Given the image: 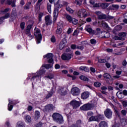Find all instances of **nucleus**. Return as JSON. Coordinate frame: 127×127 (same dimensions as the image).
Instances as JSON below:
<instances>
[{
	"label": "nucleus",
	"mask_w": 127,
	"mask_h": 127,
	"mask_svg": "<svg viewBox=\"0 0 127 127\" xmlns=\"http://www.w3.org/2000/svg\"><path fill=\"white\" fill-rule=\"evenodd\" d=\"M47 9L49 13H51V4L48 3L47 4Z\"/></svg>",
	"instance_id": "obj_45"
},
{
	"label": "nucleus",
	"mask_w": 127,
	"mask_h": 127,
	"mask_svg": "<svg viewBox=\"0 0 127 127\" xmlns=\"http://www.w3.org/2000/svg\"><path fill=\"white\" fill-rule=\"evenodd\" d=\"M101 3H96L93 5V7H100V6H101Z\"/></svg>",
	"instance_id": "obj_48"
},
{
	"label": "nucleus",
	"mask_w": 127,
	"mask_h": 127,
	"mask_svg": "<svg viewBox=\"0 0 127 127\" xmlns=\"http://www.w3.org/2000/svg\"><path fill=\"white\" fill-rule=\"evenodd\" d=\"M81 124H82V121L81 120H78L75 124H72V127H81Z\"/></svg>",
	"instance_id": "obj_24"
},
{
	"label": "nucleus",
	"mask_w": 127,
	"mask_h": 127,
	"mask_svg": "<svg viewBox=\"0 0 127 127\" xmlns=\"http://www.w3.org/2000/svg\"><path fill=\"white\" fill-rule=\"evenodd\" d=\"M102 25L103 27L107 29V30H111V28L109 26L108 24L106 22H102Z\"/></svg>",
	"instance_id": "obj_25"
},
{
	"label": "nucleus",
	"mask_w": 127,
	"mask_h": 127,
	"mask_svg": "<svg viewBox=\"0 0 127 127\" xmlns=\"http://www.w3.org/2000/svg\"><path fill=\"white\" fill-rule=\"evenodd\" d=\"M43 16V13H40L39 14V21H41V18Z\"/></svg>",
	"instance_id": "obj_62"
},
{
	"label": "nucleus",
	"mask_w": 127,
	"mask_h": 127,
	"mask_svg": "<svg viewBox=\"0 0 127 127\" xmlns=\"http://www.w3.org/2000/svg\"><path fill=\"white\" fill-rule=\"evenodd\" d=\"M34 34L37 39V44H39L41 40H42V35H41V33H40V30L39 29H36Z\"/></svg>",
	"instance_id": "obj_3"
},
{
	"label": "nucleus",
	"mask_w": 127,
	"mask_h": 127,
	"mask_svg": "<svg viewBox=\"0 0 127 127\" xmlns=\"http://www.w3.org/2000/svg\"><path fill=\"white\" fill-rule=\"evenodd\" d=\"M51 41L52 42H55V41H56V39H55V36H53L51 38Z\"/></svg>",
	"instance_id": "obj_63"
},
{
	"label": "nucleus",
	"mask_w": 127,
	"mask_h": 127,
	"mask_svg": "<svg viewBox=\"0 0 127 127\" xmlns=\"http://www.w3.org/2000/svg\"><path fill=\"white\" fill-rule=\"evenodd\" d=\"M17 15V14L16 13V9L15 8H13L11 11V18H13V17H16Z\"/></svg>",
	"instance_id": "obj_21"
},
{
	"label": "nucleus",
	"mask_w": 127,
	"mask_h": 127,
	"mask_svg": "<svg viewBox=\"0 0 127 127\" xmlns=\"http://www.w3.org/2000/svg\"><path fill=\"white\" fill-rule=\"evenodd\" d=\"M55 109L54 106L52 104H48L45 106V112H52Z\"/></svg>",
	"instance_id": "obj_11"
},
{
	"label": "nucleus",
	"mask_w": 127,
	"mask_h": 127,
	"mask_svg": "<svg viewBox=\"0 0 127 127\" xmlns=\"http://www.w3.org/2000/svg\"><path fill=\"white\" fill-rule=\"evenodd\" d=\"M31 5V2H28L24 6V9L27 10L30 8Z\"/></svg>",
	"instance_id": "obj_30"
},
{
	"label": "nucleus",
	"mask_w": 127,
	"mask_h": 127,
	"mask_svg": "<svg viewBox=\"0 0 127 127\" xmlns=\"http://www.w3.org/2000/svg\"><path fill=\"white\" fill-rule=\"evenodd\" d=\"M85 30L89 32L90 34H95V30H93L90 25H87L85 27Z\"/></svg>",
	"instance_id": "obj_17"
},
{
	"label": "nucleus",
	"mask_w": 127,
	"mask_h": 127,
	"mask_svg": "<svg viewBox=\"0 0 127 127\" xmlns=\"http://www.w3.org/2000/svg\"><path fill=\"white\" fill-rule=\"evenodd\" d=\"M98 120H105V116L104 115L98 114L97 115Z\"/></svg>",
	"instance_id": "obj_38"
},
{
	"label": "nucleus",
	"mask_w": 127,
	"mask_h": 127,
	"mask_svg": "<svg viewBox=\"0 0 127 127\" xmlns=\"http://www.w3.org/2000/svg\"><path fill=\"white\" fill-rule=\"evenodd\" d=\"M104 115L107 119H111L112 117L113 116V112H112V110L110 109H107L104 111Z\"/></svg>",
	"instance_id": "obj_10"
},
{
	"label": "nucleus",
	"mask_w": 127,
	"mask_h": 127,
	"mask_svg": "<svg viewBox=\"0 0 127 127\" xmlns=\"http://www.w3.org/2000/svg\"><path fill=\"white\" fill-rule=\"evenodd\" d=\"M43 124L42 123V122H39L37 123L35 125V127H42Z\"/></svg>",
	"instance_id": "obj_49"
},
{
	"label": "nucleus",
	"mask_w": 127,
	"mask_h": 127,
	"mask_svg": "<svg viewBox=\"0 0 127 127\" xmlns=\"http://www.w3.org/2000/svg\"><path fill=\"white\" fill-rule=\"evenodd\" d=\"M66 9L67 11H68V12H70V13H73V12H74V10H73V9H71L69 7H67Z\"/></svg>",
	"instance_id": "obj_47"
},
{
	"label": "nucleus",
	"mask_w": 127,
	"mask_h": 127,
	"mask_svg": "<svg viewBox=\"0 0 127 127\" xmlns=\"http://www.w3.org/2000/svg\"><path fill=\"white\" fill-rule=\"evenodd\" d=\"M54 93V91H53V89H52L51 91L46 96V99H49V98H51L52 96V95H53Z\"/></svg>",
	"instance_id": "obj_32"
},
{
	"label": "nucleus",
	"mask_w": 127,
	"mask_h": 127,
	"mask_svg": "<svg viewBox=\"0 0 127 127\" xmlns=\"http://www.w3.org/2000/svg\"><path fill=\"white\" fill-rule=\"evenodd\" d=\"M112 7H113V8H114L116 10H118V9H119V8H120V5H119L118 4H112Z\"/></svg>",
	"instance_id": "obj_43"
},
{
	"label": "nucleus",
	"mask_w": 127,
	"mask_h": 127,
	"mask_svg": "<svg viewBox=\"0 0 127 127\" xmlns=\"http://www.w3.org/2000/svg\"><path fill=\"white\" fill-rule=\"evenodd\" d=\"M67 44V41H66V39H63L62 41L60 42V46H59V49L60 50H62L64 47H65L66 44Z\"/></svg>",
	"instance_id": "obj_14"
},
{
	"label": "nucleus",
	"mask_w": 127,
	"mask_h": 127,
	"mask_svg": "<svg viewBox=\"0 0 127 127\" xmlns=\"http://www.w3.org/2000/svg\"><path fill=\"white\" fill-rule=\"evenodd\" d=\"M70 48L71 49L75 50L77 48V46L75 44H72L71 45Z\"/></svg>",
	"instance_id": "obj_60"
},
{
	"label": "nucleus",
	"mask_w": 127,
	"mask_h": 127,
	"mask_svg": "<svg viewBox=\"0 0 127 127\" xmlns=\"http://www.w3.org/2000/svg\"><path fill=\"white\" fill-rule=\"evenodd\" d=\"M121 114L124 116H127V110H122L121 111Z\"/></svg>",
	"instance_id": "obj_52"
},
{
	"label": "nucleus",
	"mask_w": 127,
	"mask_h": 127,
	"mask_svg": "<svg viewBox=\"0 0 127 127\" xmlns=\"http://www.w3.org/2000/svg\"><path fill=\"white\" fill-rule=\"evenodd\" d=\"M16 127H25V124L22 122V121H18L16 123Z\"/></svg>",
	"instance_id": "obj_22"
},
{
	"label": "nucleus",
	"mask_w": 127,
	"mask_h": 127,
	"mask_svg": "<svg viewBox=\"0 0 127 127\" xmlns=\"http://www.w3.org/2000/svg\"><path fill=\"white\" fill-rule=\"evenodd\" d=\"M10 16V14L9 13H7L5 14L4 16H2L3 19H7V18H9Z\"/></svg>",
	"instance_id": "obj_42"
},
{
	"label": "nucleus",
	"mask_w": 127,
	"mask_h": 127,
	"mask_svg": "<svg viewBox=\"0 0 127 127\" xmlns=\"http://www.w3.org/2000/svg\"><path fill=\"white\" fill-rule=\"evenodd\" d=\"M107 18V15L104 13H102L98 17V19H106Z\"/></svg>",
	"instance_id": "obj_37"
},
{
	"label": "nucleus",
	"mask_w": 127,
	"mask_h": 127,
	"mask_svg": "<svg viewBox=\"0 0 127 127\" xmlns=\"http://www.w3.org/2000/svg\"><path fill=\"white\" fill-rule=\"evenodd\" d=\"M116 95H117L118 98H119V99L124 98V96L123 92H120V91H118L116 93Z\"/></svg>",
	"instance_id": "obj_28"
},
{
	"label": "nucleus",
	"mask_w": 127,
	"mask_h": 127,
	"mask_svg": "<svg viewBox=\"0 0 127 127\" xmlns=\"http://www.w3.org/2000/svg\"><path fill=\"white\" fill-rule=\"evenodd\" d=\"M76 49H79L80 50L82 51V50H83V49H84V46H76Z\"/></svg>",
	"instance_id": "obj_61"
},
{
	"label": "nucleus",
	"mask_w": 127,
	"mask_h": 127,
	"mask_svg": "<svg viewBox=\"0 0 127 127\" xmlns=\"http://www.w3.org/2000/svg\"><path fill=\"white\" fill-rule=\"evenodd\" d=\"M79 23V20H78L77 19L72 18L71 22L69 23H72L74 25H77L78 23Z\"/></svg>",
	"instance_id": "obj_26"
},
{
	"label": "nucleus",
	"mask_w": 127,
	"mask_h": 127,
	"mask_svg": "<svg viewBox=\"0 0 127 127\" xmlns=\"http://www.w3.org/2000/svg\"><path fill=\"white\" fill-rule=\"evenodd\" d=\"M53 119L56 123L59 124H63L64 120H63V117L59 113H55L53 114Z\"/></svg>",
	"instance_id": "obj_1"
},
{
	"label": "nucleus",
	"mask_w": 127,
	"mask_h": 127,
	"mask_svg": "<svg viewBox=\"0 0 127 127\" xmlns=\"http://www.w3.org/2000/svg\"><path fill=\"white\" fill-rule=\"evenodd\" d=\"M107 62V60L106 59H99L98 60L99 63H106Z\"/></svg>",
	"instance_id": "obj_50"
},
{
	"label": "nucleus",
	"mask_w": 127,
	"mask_h": 127,
	"mask_svg": "<svg viewBox=\"0 0 127 127\" xmlns=\"http://www.w3.org/2000/svg\"><path fill=\"white\" fill-rule=\"evenodd\" d=\"M70 104L74 109H77V108H79V107H80V103L76 100L71 101Z\"/></svg>",
	"instance_id": "obj_13"
},
{
	"label": "nucleus",
	"mask_w": 127,
	"mask_h": 127,
	"mask_svg": "<svg viewBox=\"0 0 127 127\" xmlns=\"http://www.w3.org/2000/svg\"><path fill=\"white\" fill-rule=\"evenodd\" d=\"M82 1H83V0H75L74 2L77 5H81L82 4Z\"/></svg>",
	"instance_id": "obj_41"
},
{
	"label": "nucleus",
	"mask_w": 127,
	"mask_h": 127,
	"mask_svg": "<svg viewBox=\"0 0 127 127\" xmlns=\"http://www.w3.org/2000/svg\"><path fill=\"white\" fill-rule=\"evenodd\" d=\"M24 119L26 123H30L31 122V117L29 115H26Z\"/></svg>",
	"instance_id": "obj_29"
},
{
	"label": "nucleus",
	"mask_w": 127,
	"mask_h": 127,
	"mask_svg": "<svg viewBox=\"0 0 127 127\" xmlns=\"http://www.w3.org/2000/svg\"><path fill=\"white\" fill-rule=\"evenodd\" d=\"M101 5L104 6L103 8H107L109 6V4L108 3H104Z\"/></svg>",
	"instance_id": "obj_53"
},
{
	"label": "nucleus",
	"mask_w": 127,
	"mask_h": 127,
	"mask_svg": "<svg viewBox=\"0 0 127 127\" xmlns=\"http://www.w3.org/2000/svg\"><path fill=\"white\" fill-rule=\"evenodd\" d=\"M5 127H10V124L9 123V121H7L5 124Z\"/></svg>",
	"instance_id": "obj_64"
},
{
	"label": "nucleus",
	"mask_w": 127,
	"mask_h": 127,
	"mask_svg": "<svg viewBox=\"0 0 127 127\" xmlns=\"http://www.w3.org/2000/svg\"><path fill=\"white\" fill-rule=\"evenodd\" d=\"M94 109V105L92 104L87 103L80 107L81 111H90Z\"/></svg>",
	"instance_id": "obj_4"
},
{
	"label": "nucleus",
	"mask_w": 127,
	"mask_h": 127,
	"mask_svg": "<svg viewBox=\"0 0 127 127\" xmlns=\"http://www.w3.org/2000/svg\"><path fill=\"white\" fill-rule=\"evenodd\" d=\"M45 22L46 25H50L52 23V20L51 19V16L47 15L45 17Z\"/></svg>",
	"instance_id": "obj_12"
},
{
	"label": "nucleus",
	"mask_w": 127,
	"mask_h": 127,
	"mask_svg": "<svg viewBox=\"0 0 127 127\" xmlns=\"http://www.w3.org/2000/svg\"><path fill=\"white\" fill-rule=\"evenodd\" d=\"M53 54L52 53H48L46 55L44 56V58H47L48 63H52L53 62Z\"/></svg>",
	"instance_id": "obj_9"
},
{
	"label": "nucleus",
	"mask_w": 127,
	"mask_h": 127,
	"mask_svg": "<svg viewBox=\"0 0 127 127\" xmlns=\"http://www.w3.org/2000/svg\"><path fill=\"white\" fill-rule=\"evenodd\" d=\"M79 79H80V80H82V81H89V78H88V77L85 76L84 75L80 76L79 77Z\"/></svg>",
	"instance_id": "obj_36"
},
{
	"label": "nucleus",
	"mask_w": 127,
	"mask_h": 127,
	"mask_svg": "<svg viewBox=\"0 0 127 127\" xmlns=\"http://www.w3.org/2000/svg\"><path fill=\"white\" fill-rule=\"evenodd\" d=\"M59 12V9L58 8H56L54 11V16L56 17L58 16V13Z\"/></svg>",
	"instance_id": "obj_33"
},
{
	"label": "nucleus",
	"mask_w": 127,
	"mask_h": 127,
	"mask_svg": "<svg viewBox=\"0 0 127 127\" xmlns=\"http://www.w3.org/2000/svg\"><path fill=\"white\" fill-rule=\"evenodd\" d=\"M6 2L8 5H11L12 7H15L16 6V5H15L16 0H7Z\"/></svg>",
	"instance_id": "obj_16"
},
{
	"label": "nucleus",
	"mask_w": 127,
	"mask_h": 127,
	"mask_svg": "<svg viewBox=\"0 0 127 127\" xmlns=\"http://www.w3.org/2000/svg\"><path fill=\"white\" fill-rule=\"evenodd\" d=\"M62 32V29L61 28L58 27V29L56 31L57 34H61Z\"/></svg>",
	"instance_id": "obj_44"
},
{
	"label": "nucleus",
	"mask_w": 127,
	"mask_h": 127,
	"mask_svg": "<svg viewBox=\"0 0 127 127\" xmlns=\"http://www.w3.org/2000/svg\"><path fill=\"white\" fill-rule=\"evenodd\" d=\"M122 124L123 126H127V119H122L121 120Z\"/></svg>",
	"instance_id": "obj_35"
},
{
	"label": "nucleus",
	"mask_w": 127,
	"mask_h": 127,
	"mask_svg": "<svg viewBox=\"0 0 127 127\" xmlns=\"http://www.w3.org/2000/svg\"><path fill=\"white\" fill-rule=\"evenodd\" d=\"M64 17H65L67 21H68L69 23L71 22L72 19H73V18H72V16H71V15H69L67 13L64 14Z\"/></svg>",
	"instance_id": "obj_20"
},
{
	"label": "nucleus",
	"mask_w": 127,
	"mask_h": 127,
	"mask_svg": "<svg viewBox=\"0 0 127 127\" xmlns=\"http://www.w3.org/2000/svg\"><path fill=\"white\" fill-rule=\"evenodd\" d=\"M110 37V33L106 32L103 38H109Z\"/></svg>",
	"instance_id": "obj_51"
},
{
	"label": "nucleus",
	"mask_w": 127,
	"mask_h": 127,
	"mask_svg": "<svg viewBox=\"0 0 127 127\" xmlns=\"http://www.w3.org/2000/svg\"><path fill=\"white\" fill-rule=\"evenodd\" d=\"M46 78H48V79H50V80H51V79H53V78H54V75L52 74H50L48 76H46Z\"/></svg>",
	"instance_id": "obj_46"
},
{
	"label": "nucleus",
	"mask_w": 127,
	"mask_h": 127,
	"mask_svg": "<svg viewBox=\"0 0 127 127\" xmlns=\"http://www.w3.org/2000/svg\"><path fill=\"white\" fill-rule=\"evenodd\" d=\"M94 86L96 88H99V87H101V83H100L99 81H96L94 82Z\"/></svg>",
	"instance_id": "obj_40"
},
{
	"label": "nucleus",
	"mask_w": 127,
	"mask_h": 127,
	"mask_svg": "<svg viewBox=\"0 0 127 127\" xmlns=\"http://www.w3.org/2000/svg\"><path fill=\"white\" fill-rule=\"evenodd\" d=\"M10 10V8H6L5 9H1L0 10V14H4L5 13H7V12H8Z\"/></svg>",
	"instance_id": "obj_23"
},
{
	"label": "nucleus",
	"mask_w": 127,
	"mask_h": 127,
	"mask_svg": "<svg viewBox=\"0 0 127 127\" xmlns=\"http://www.w3.org/2000/svg\"><path fill=\"white\" fill-rule=\"evenodd\" d=\"M87 115L88 116V117H92L93 116V115H94V113H93V112L90 111L87 112Z\"/></svg>",
	"instance_id": "obj_59"
},
{
	"label": "nucleus",
	"mask_w": 127,
	"mask_h": 127,
	"mask_svg": "<svg viewBox=\"0 0 127 127\" xmlns=\"http://www.w3.org/2000/svg\"><path fill=\"white\" fill-rule=\"evenodd\" d=\"M9 103L8 104V111H11L13 108V106L12 105H15V102L14 101H10V99H8Z\"/></svg>",
	"instance_id": "obj_18"
},
{
	"label": "nucleus",
	"mask_w": 127,
	"mask_h": 127,
	"mask_svg": "<svg viewBox=\"0 0 127 127\" xmlns=\"http://www.w3.org/2000/svg\"><path fill=\"white\" fill-rule=\"evenodd\" d=\"M103 76L104 77V78H106V79H111V75H110L109 73H104L103 75Z\"/></svg>",
	"instance_id": "obj_39"
},
{
	"label": "nucleus",
	"mask_w": 127,
	"mask_h": 127,
	"mask_svg": "<svg viewBox=\"0 0 127 127\" xmlns=\"http://www.w3.org/2000/svg\"><path fill=\"white\" fill-rule=\"evenodd\" d=\"M71 94L73 96H79L80 95V89L77 87H73L71 89Z\"/></svg>",
	"instance_id": "obj_8"
},
{
	"label": "nucleus",
	"mask_w": 127,
	"mask_h": 127,
	"mask_svg": "<svg viewBox=\"0 0 127 127\" xmlns=\"http://www.w3.org/2000/svg\"><path fill=\"white\" fill-rule=\"evenodd\" d=\"M45 68H46V69H50V68H51L52 66L51 64H45L44 65Z\"/></svg>",
	"instance_id": "obj_56"
},
{
	"label": "nucleus",
	"mask_w": 127,
	"mask_h": 127,
	"mask_svg": "<svg viewBox=\"0 0 127 127\" xmlns=\"http://www.w3.org/2000/svg\"><path fill=\"white\" fill-rule=\"evenodd\" d=\"M20 27L21 29H24L25 26V23L22 22L20 23Z\"/></svg>",
	"instance_id": "obj_54"
},
{
	"label": "nucleus",
	"mask_w": 127,
	"mask_h": 127,
	"mask_svg": "<svg viewBox=\"0 0 127 127\" xmlns=\"http://www.w3.org/2000/svg\"><path fill=\"white\" fill-rule=\"evenodd\" d=\"M100 127H108V123L105 121H102L100 123Z\"/></svg>",
	"instance_id": "obj_31"
},
{
	"label": "nucleus",
	"mask_w": 127,
	"mask_h": 127,
	"mask_svg": "<svg viewBox=\"0 0 127 127\" xmlns=\"http://www.w3.org/2000/svg\"><path fill=\"white\" fill-rule=\"evenodd\" d=\"M115 112L119 118L121 119V118L122 117H121V113H120V111H117L115 109Z\"/></svg>",
	"instance_id": "obj_55"
},
{
	"label": "nucleus",
	"mask_w": 127,
	"mask_h": 127,
	"mask_svg": "<svg viewBox=\"0 0 127 127\" xmlns=\"http://www.w3.org/2000/svg\"><path fill=\"white\" fill-rule=\"evenodd\" d=\"M72 54H64L62 55V59L64 61H69L72 58Z\"/></svg>",
	"instance_id": "obj_7"
},
{
	"label": "nucleus",
	"mask_w": 127,
	"mask_h": 127,
	"mask_svg": "<svg viewBox=\"0 0 127 127\" xmlns=\"http://www.w3.org/2000/svg\"><path fill=\"white\" fill-rule=\"evenodd\" d=\"M84 12H86V10L84 9H80L77 12V14L79 16H81L82 14H84Z\"/></svg>",
	"instance_id": "obj_27"
},
{
	"label": "nucleus",
	"mask_w": 127,
	"mask_h": 127,
	"mask_svg": "<svg viewBox=\"0 0 127 127\" xmlns=\"http://www.w3.org/2000/svg\"><path fill=\"white\" fill-rule=\"evenodd\" d=\"M90 96V92L88 91L84 92L81 94V98L82 100H86L88 99Z\"/></svg>",
	"instance_id": "obj_15"
},
{
	"label": "nucleus",
	"mask_w": 127,
	"mask_h": 127,
	"mask_svg": "<svg viewBox=\"0 0 127 127\" xmlns=\"http://www.w3.org/2000/svg\"><path fill=\"white\" fill-rule=\"evenodd\" d=\"M35 118L37 119V120H38L39 118H40V112L38 111H36L35 112Z\"/></svg>",
	"instance_id": "obj_34"
},
{
	"label": "nucleus",
	"mask_w": 127,
	"mask_h": 127,
	"mask_svg": "<svg viewBox=\"0 0 127 127\" xmlns=\"http://www.w3.org/2000/svg\"><path fill=\"white\" fill-rule=\"evenodd\" d=\"M90 43L91 44H96V41L95 39H92L90 40Z\"/></svg>",
	"instance_id": "obj_57"
},
{
	"label": "nucleus",
	"mask_w": 127,
	"mask_h": 127,
	"mask_svg": "<svg viewBox=\"0 0 127 127\" xmlns=\"http://www.w3.org/2000/svg\"><path fill=\"white\" fill-rule=\"evenodd\" d=\"M103 13L101 11H95V14L98 16V17L102 14Z\"/></svg>",
	"instance_id": "obj_58"
},
{
	"label": "nucleus",
	"mask_w": 127,
	"mask_h": 127,
	"mask_svg": "<svg viewBox=\"0 0 127 127\" xmlns=\"http://www.w3.org/2000/svg\"><path fill=\"white\" fill-rule=\"evenodd\" d=\"M58 93L61 96H66L67 95V90L64 87L60 86L58 89Z\"/></svg>",
	"instance_id": "obj_6"
},
{
	"label": "nucleus",
	"mask_w": 127,
	"mask_h": 127,
	"mask_svg": "<svg viewBox=\"0 0 127 127\" xmlns=\"http://www.w3.org/2000/svg\"><path fill=\"white\" fill-rule=\"evenodd\" d=\"M119 36H115L114 37L115 40H125V37L127 36V33L123 32L119 34Z\"/></svg>",
	"instance_id": "obj_5"
},
{
	"label": "nucleus",
	"mask_w": 127,
	"mask_h": 127,
	"mask_svg": "<svg viewBox=\"0 0 127 127\" xmlns=\"http://www.w3.org/2000/svg\"><path fill=\"white\" fill-rule=\"evenodd\" d=\"M89 122H100V120L98 119V116H91L89 118Z\"/></svg>",
	"instance_id": "obj_19"
},
{
	"label": "nucleus",
	"mask_w": 127,
	"mask_h": 127,
	"mask_svg": "<svg viewBox=\"0 0 127 127\" xmlns=\"http://www.w3.org/2000/svg\"><path fill=\"white\" fill-rule=\"evenodd\" d=\"M46 70H45V68H40V71H38L34 74V75L32 77L31 80L32 82H34L35 80H37V79H39V77L41 76V75H43Z\"/></svg>",
	"instance_id": "obj_2"
}]
</instances>
